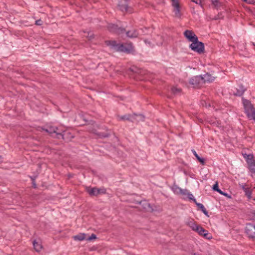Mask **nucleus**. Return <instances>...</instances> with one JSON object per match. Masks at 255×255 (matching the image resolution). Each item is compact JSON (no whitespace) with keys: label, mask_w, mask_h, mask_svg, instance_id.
Returning a JSON list of instances; mask_svg holds the SVG:
<instances>
[{"label":"nucleus","mask_w":255,"mask_h":255,"mask_svg":"<svg viewBox=\"0 0 255 255\" xmlns=\"http://www.w3.org/2000/svg\"><path fill=\"white\" fill-rule=\"evenodd\" d=\"M184 34L192 43L190 45V48H204V43L198 40V37L194 32L191 30H186Z\"/></svg>","instance_id":"obj_1"},{"label":"nucleus","mask_w":255,"mask_h":255,"mask_svg":"<svg viewBox=\"0 0 255 255\" xmlns=\"http://www.w3.org/2000/svg\"><path fill=\"white\" fill-rule=\"evenodd\" d=\"M243 103L248 118L255 121V109L251 102L249 100L243 98Z\"/></svg>","instance_id":"obj_2"},{"label":"nucleus","mask_w":255,"mask_h":255,"mask_svg":"<svg viewBox=\"0 0 255 255\" xmlns=\"http://www.w3.org/2000/svg\"><path fill=\"white\" fill-rule=\"evenodd\" d=\"M43 130L51 134L53 137L58 139H60V138H66L67 134V133H61V130L56 127H50L46 129H43Z\"/></svg>","instance_id":"obj_3"},{"label":"nucleus","mask_w":255,"mask_h":255,"mask_svg":"<svg viewBox=\"0 0 255 255\" xmlns=\"http://www.w3.org/2000/svg\"><path fill=\"white\" fill-rule=\"evenodd\" d=\"M189 83L192 85L194 88H199L204 84V81L202 78V75L194 76L189 79Z\"/></svg>","instance_id":"obj_4"},{"label":"nucleus","mask_w":255,"mask_h":255,"mask_svg":"<svg viewBox=\"0 0 255 255\" xmlns=\"http://www.w3.org/2000/svg\"><path fill=\"white\" fill-rule=\"evenodd\" d=\"M246 233L248 237L251 239H255V225L252 223L247 224Z\"/></svg>","instance_id":"obj_5"},{"label":"nucleus","mask_w":255,"mask_h":255,"mask_svg":"<svg viewBox=\"0 0 255 255\" xmlns=\"http://www.w3.org/2000/svg\"><path fill=\"white\" fill-rule=\"evenodd\" d=\"M172 5L173 7V12L174 16L177 18H180L181 16V7L179 3V0H171Z\"/></svg>","instance_id":"obj_6"},{"label":"nucleus","mask_w":255,"mask_h":255,"mask_svg":"<svg viewBox=\"0 0 255 255\" xmlns=\"http://www.w3.org/2000/svg\"><path fill=\"white\" fill-rule=\"evenodd\" d=\"M87 191L90 196H98L101 193H106V190L104 188L99 189L96 187L89 188L87 190Z\"/></svg>","instance_id":"obj_7"},{"label":"nucleus","mask_w":255,"mask_h":255,"mask_svg":"<svg viewBox=\"0 0 255 255\" xmlns=\"http://www.w3.org/2000/svg\"><path fill=\"white\" fill-rule=\"evenodd\" d=\"M128 71L135 74H137L140 75H143L146 74V71L140 68H138L135 66H131L128 70Z\"/></svg>","instance_id":"obj_8"},{"label":"nucleus","mask_w":255,"mask_h":255,"mask_svg":"<svg viewBox=\"0 0 255 255\" xmlns=\"http://www.w3.org/2000/svg\"><path fill=\"white\" fill-rule=\"evenodd\" d=\"M106 43L107 46H112L115 48H130L132 46L131 45H130L127 47L123 44L118 43L116 41H107Z\"/></svg>","instance_id":"obj_9"},{"label":"nucleus","mask_w":255,"mask_h":255,"mask_svg":"<svg viewBox=\"0 0 255 255\" xmlns=\"http://www.w3.org/2000/svg\"><path fill=\"white\" fill-rule=\"evenodd\" d=\"M242 155L246 159L248 165L255 163V160L254 159V156L253 154H248L246 153H242Z\"/></svg>","instance_id":"obj_10"},{"label":"nucleus","mask_w":255,"mask_h":255,"mask_svg":"<svg viewBox=\"0 0 255 255\" xmlns=\"http://www.w3.org/2000/svg\"><path fill=\"white\" fill-rule=\"evenodd\" d=\"M119 120L122 121H129L132 122H134V118L135 116H133V115L127 114L124 116H118Z\"/></svg>","instance_id":"obj_11"},{"label":"nucleus","mask_w":255,"mask_h":255,"mask_svg":"<svg viewBox=\"0 0 255 255\" xmlns=\"http://www.w3.org/2000/svg\"><path fill=\"white\" fill-rule=\"evenodd\" d=\"M236 92H235L234 94L237 96H241L246 91V89L243 85H239L238 87L236 88Z\"/></svg>","instance_id":"obj_12"},{"label":"nucleus","mask_w":255,"mask_h":255,"mask_svg":"<svg viewBox=\"0 0 255 255\" xmlns=\"http://www.w3.org/2000/svg\"><path fill=\"white\" fill-rule=\"evenodd\" d=\"M202 78L204 81V84H205L206 82H212L215 79V77L209 73H207L202 76Z\"/></svg>","instance_id":"obj_13"},{"label":"nucleus","mask_w":255,"mask_h":255,"mask_svg":"<svg viewBox=\"0 0 255 255\" xmlns=\"http://www.w3.org/2000/svg\"><path fill=\"white\" fill-rule=\"evenodd\" d=\"M116 52L120 53H125L126 54H134L135 52L134 49H115Z\"/></svg>","instance_id":"obj_14"},{"label":"nucleus","mask_w":255,"mask_h":255,"mask_svg":"<svg viewBox=\"0 0 255 255\" xmlns=\"http://www.w3.org/2000/svg\"><path fill=\"white\" fill-rule=\"evenodd\" d=\"M241 187L244 191L245 192L246 195L249 198H251L252 191L250 188L246 187V184H243L241 185Z\"/></svg>","instance_id":"obj_15"},{"label":"nucleus","mask_w":255,"mask_h":255,"mask_svg":"<svg viewBox=\"0 0 255 255\" xmlns=\"http://www.w3.org/2000/svg\"><path fill=\"white\" fill-rule=\"evenodd\" d=\"M213 190L214 191L218 192V193H219L221 195H224L225 196H228V194L227 193L223 192L222 191H221L219 188L218 183L217 182H216V183L213 185Z\"/></svg>","instance_id":"obj_16"},{"label":"nucleus","mask_w":255,"mask_h":255,"mask_svg":"<svg viewBox=\"0 0 255 255\" xmlns=\"http://www.w3.org/2000/svg\"><path fill=\"white\" fill-rule=\"evenodd\" d=\"M61 130V132L62 133H67V134L66 135V138H61L65 141H68L70 140L72 138L74 137V136L72 135H71L70 132L67 131L63 130L62 129Z\"/></svg>","instance_id":"obj_17"},{"label":"nucleus","mask_w":255,"mask_h":255,"mask_svg":"<svg viewBox=\"0 0 255 255\" xmlns=\"http://www.w3.org/2000/svg\"><path fill=\"white\" fill-rule=\"evenodd\" d=\"M127 34L128 37L133 38L136 37L138 35V33L136 30L132 29L127 32Z\"/></svg>","instance_id":"obj_18"},{"label":"nucleus","mask_w":255,"mask_h":255,"mask_svg":"<svg viewBox=\"0 0 255 255\" xmlns=\"http://www.w3.org/2000/svg\"><path fill=\"white\" fill-rule=\"evenodd\" d=\"M192 153L195 155V156L197 158V160L202 164L204 165L205 163V159L203 158L200 157L198 154L196 153L195 150H192Z\"/></svg>","instance_id":"obj_19"},{"label":"nucleus","mask_w":255,"mask_h":255,"mask_svg":"<svg viewBox=\"0 0 255 255\" xmlns=\"http://www.w3.org/2000/svg\"><path fill=\"white\" fill-rule=\"evenodd\" d=\"M195 204L197 206V207L198 208H199L201 209V210L203 212V213L205 215L209 216L208 215V211H207V210L206 209V208H205V207L204 206V205L202 204L197 203L196 202V203H195Z\"/></svg>","instance_id":"obj_20"},{"label":"nucleus","mask_w":255,"mask_h":255,"mask_svg":"<svg viewBox=\"0 0 255 255\" xmlns=\"http://www.w3.org/2000/svg\"><path fill=\"white\" fill-rule=\"evenodd\" d=\"M248 168L251 173V176L254 177L255 176V163L248 165Z\"/></svg>","instance_id":"obj_21"},{"label":"nucleus","mask_w":255,"mask_h":255,"mask_svg":"<svg viewBox=\"0 0 255 255\" xmlns=\"http://www.w3.org/2000/svg\"><path fill=\"white\" fill-rule=\"evenodd\" d=\"M33 245L35 250L36 252H39L42 248V246L41 245V244L36 242L35 241H34L33 242Z\"/></svg>","instance_id":"obj_22"},{"label":"nucleus","mask_w":255,"mask_h":255,"mask_svg":"<svg viewBox=\"0 0 255 255\" xmlns=\"http://www.w3.org/2000/svg\"><path fill=\"white\" fill-rule=\"evenodd\" d=\"M133 116H135L134 121L139 122L140 121H144V117L142 115L133 114Z\"/></svg>","instance_id":"obj_23"},{"label":"nucleus","mask_w":255,"mask_h":255,"mask_svg":"<svg viewBox=\"0 0 255 255\" xmlns=\"http://www.w3.org/2000/svg\"><path fill=\"white\" fill-rule=\"evenodd\" d=\"M75 240L83 241L85 239V234H80L74 237Z\"/></svg>","instance_id":"obj_24"},{"label":"nucleus","mask_w":255,"mask_h":255,"mask_svg":"<svg viewBox=\"0 0 255 255\" xmlns=\"http://www.w3.org/2000/svg\"><path fill=\"white\" fill-rule=\"evenodd\" d=\"M176 189L179 191V192L184 195H187L189 192L187 189H182L178 187H176Z\"/></svg>","instance_id":"obj_25"},{"label":"nucleus","mask_w":255,"mask_h":255,"mask_svg":"<svg viewBox=\"0 0 255 255\" xmlns=\"http://www.w3.org/2000/svg\"><path fill=\"white\" fill-rule=\"evenodd\" d=\"M171 91L173 94L175 95L180 93L181 91V89L176 87H173L171 88Z\"/></svg>","instance_id":"obj_26"},{"label":"nucleus","mask_w":255,"mask_h":255,"mask_svg":"<svg viewBox=\"0 0 255 255\" xmlns=\"http://www.w3.org/2000/svg\"><path fill=\"white\" fill-rule=\"evenodd\" d=\"M202 236L207 239H210L212 238V236L207 230H206V232L203 233Z\"/></svg>","instance_id":"obj_27"},{"label":"nucleus","mask_w":255,"mask_h":255,"mask_svg":"<svg viewBox=\"0 0 255 255\" xmlns=\"http://www.w3.org/2000/svg\"><path fill=\"white\" fill-rule=\"evenodd\" d=\"M194 51L197 52L199 54H203L205 51V49H191Z\"/></svg>","instance_id":"obj_28"},{"label":"nucleus","mask_w":255,"mask_h":255,"mask_svg":"<svg viewBox=\"0 0 255 255\" xmlns=\"http://www.w3.org/2000/svg\"><path fill=\"white\" fill-rule=\"evenodd\" d=\"M196 232H197L200 235L202 236L203 233L206 232V230H205L201 226H200L199 228V230H197Z\"/></svg>","instance_id":"obj_29"},{"label":"nucleus","mask_w":255,"mask_h":255,"mask_svg":"<svg viewBox=\"0 0 255 255\" xmlns=\"http://www.w3.org/2000/svg\"><path fill=\"white\" fill-rule=\"evenodd\" d=\"M200 226L196 224L195 223H193L191 226V228L193 231H196L197 230H199V228Z\"/></svg>","instance_id":"obj_30"},{"label":"nucleus","mask_w":255,"mask_h":255,"mask_svg":"<svg viewBox=\"0 0 255 255\" xmlns=\"http://www.w3.org/2000/svg\"><path fill=\"white\" fill-rule=\"evenodd\" d=\"M187 196H188V198L191 200H192L194 203H196V199L194 197V196L193 195V194H192L191 193H190V192L188 193V194L187 195Z\"/></svg>","instance_id":"obj_31"},{"label":"nucleus","mask_w":255,"mask_h":255,"mask_svg":"<svg viewBox=\"0 0 255 255\" xmlns=\"http://www.w3.org/2000/svg\"><path fill=\"white\" fill-rule=\"evenodd\" d=\"M84 36L87 37L89 39H91L92 38L93 36V34L92 32H85V34L84 35Z\"/></svg>","instance_id":"obj_32"},{"label":"nucleus","mask_w":255,"mask_h":255,"mask_svg":"<svg viewBox=\"0 0 255 255\" xmlns=\"http://www.w3.org/2000/svg\"><path fill=\"white\" fill-rule=\"evenodd\" d=\"M98 134L100 137H108L110 135L109 133L103 132H100Z\"/></svg>","instance_id":"obj_33"},{"label":"nucleus","mask_w":255,"mask_h":255,"mask_svg":"<svg viewBox=\"0 0 255 255\" xmlns=\"http://www.w3.org/2000/svg\"><path fill=\"white\" fill-rule=\"evenodd\" d=\"M97 237L96 235L92 234L87 240L88 241H91L93 239H95Z\"/></svg>","instance_id":"obj_34"},{"label":"nucleus","mask_w":255,"mask_h":255,"mask_svg":"<svg viewBox=\"0 0 255 255\" xmlns=\"http://www.w3.org/2000/svg\"><path fill=\"white\" fill-rule=\"evenodd\" d=\"M121 9L122 10H125L126 11H128L127 5H123L121 7Z\"/></svg>","instance_id":"obj_35"},{"label":"nucleus","mask_w":255,"mask_h":255,"mask_svg":"<svg viewBox=\"0 0 255 255\" xmlns=\"http://www.w3.org/2000/svg\"><path fill=\"white\" fill-rule=\"evenodd\" d=\"M31 179H32V180H33V179L32 178H31ZM32 186L34 188H36V184L35 182L34 181H33V182H32Z\"/></svg>","instance_id":"obj_36"},{"label":"nucleus","mask_w":255,"mask_h":255,"mask_svg":"<svg viewBox=\"0 0 255 255\" xmlns=\"http://www.w3.org/2000/svg\"><path fill=\"white\" fill-rule=\"evenodd\" d=\"M193 2L196 3H201V0H193Z\"/></svg>","instance_id":"obj_37"},{"label":"nucleus","mask_w":255,"mask_h":255,"mask_svg":"<svg viewBox=\"0 0 255 255\" xmlns=\"http://www.w3.org/2000/svg\"><path fill=\"white\" fill-rule=\"evenodd\" d=\"M146 204L147 205V206H148L149 209H151L152 211L153 210L152 209H151V207L150 206V205L148 203H146Z\"/></svg>","instance_id":"obj_38"},{"label":"nucleus","mask_w":255,"mask_h":255,"mask_svg":"<svg viewBox=\"0 0 255 255\" xmlns=\"http://www.w3.org/2000/svg\"><path fill=\"white\" fill-rule=\"evenodd\" d=\"M40 20H37V21H36V24L37 25H40Z\"/></svg>","instance_id":"obj_39"},{"label":"nucleus","mask_w":255,"mask_h":255,"mask_svg":"<svg viewBox=\"0 0 255 255\" xmlns=\"http://www.w3.org/2000/svg\"><path fill=\"white\" fill-rule=\"evenodd\" d=\"M193 255H201L199 253H194Z\"/></svg>","instance_id":"obj_40"},{"label":"nucleus","mask_w":255,"mask_h":255,"mask_svg":"<svg viewBox=\"0 0 255 255\" xmlns=\"http://www.w3.org/2000/svg\"><path fill=\"white\" fill-rule=\"evenodd\" d=\"M2 161V158L0 156V162Z\"/></svg>","instance_id":"obj_41"},{"label":"nucleus","mask_w":255,"mask_h":255,"mask_svg":"<svg viewBox=\"0 0 255 255\" xmlns=\"http://www.w3.org/2000/svg\"><path fill=\"white\" fill-rule=\"evenodd\" d=\"M144 208L146 209H148L146 207H144Z\"/></svg>","instance_id":"obj_42"}]
</instances>
